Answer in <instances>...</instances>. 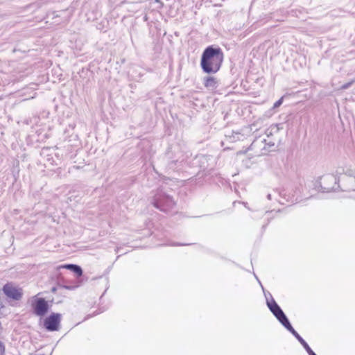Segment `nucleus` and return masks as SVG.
I'll return each mask as SVG.
<instances>
[{"label":"nucleus","mask_w":355,"mask_h":355,"mask_svg":"<svg viewBox=\"0 0 355 355\" xmlns=\"http://www.w3.org/2000/svg\"><path fill=\"white\" fill-rule=\"evenodd\" d=\"M266 300V304L269 310L277 318V320L289 331L304 347L309 355H317L309 347L307 343L302 338V337L293 329L290 323L288 318L281 309V307L275 302L270 293H265Z\"/></svg>","instance_id":"nucleus-1"},{"label":"nucleus","mask_w":355,"mask_h":355,"mask_svg":"<svg viewBox=\"0 0 355 355\" xmlns=\"http://www.w3.org/2000/svg\"><path fill=\"white\" fill-rule=\"evenodd\" d=\"M224 55L220 48L207 47L202 53L200 66L204 72L215 73L220 68Z\"/></svg>","instance_id":"nucleus-2"},{"label":"nucleus","mask_w":355,"mask_h":355,"mask_svg":"<svg viewBox=\"0 0 355 355\" xmlns=\"http://www.w3.org/2000/svg\"><path fill=\"white\" fill-rule=\"evenodd\" d=\"M175 203L173 198L163 192L157 193V209L164 212H170Z\"/></svg>","instance_id":"nucleus-3"},{"label":"nucleus","mask_w":355,"mask_h":355,"mask_svg":"<svg viewBox=\"0 0 355 355\" xmlns=\"http://www.w3.org/2000/svg\"><path fill=\"white\" fill-rule=\"evenodd\" d=\"M5 295L11 300L19 301L23 297V289L13 282L6 283L2 288Z\"/></svg>","instance_id":"nucleus-4"},{"label":"nucleus","mask_w":355,"mask_h":355,"mask_svg":"<svg viewBox=\"0 0 355 355\" xmlns=\"http://www.w3.org/2000/svg\"><path fill=\"white\" fill-rule=\"evenodd\" d=\"M267 139L263 136H259L252 142L249 149L254 152L257 155L266 154Z\"/></svg>","instance_id":"nucleus-5"},{"label":"nucleus","mask_w":355,"mask_h":355,"mask_svg":"<svg viewBox=\"0 0 355 355\" xmlns=\"http://www.w3.org/2000/svg\"><path fill=\"white\" fill-rule=\"evenodd\" d=\"M61 315L59 313H52L46 318L44 321V326L51 331H57L59 328Z\"/></svg>","instance_id":"nucleus-6"},{"label":"nucleus","mask_w":355,"mask_h":355,"mask_svg":"<svg viewBox=\"0 0 355 355\" xmlns=\"http://www.w3.org/2000/svg\"><path fill=\"white\" fill-rule=\"evenodd\" d=\"M33 309L36 315L42 316L48 311L49 305L44 298H38L35 301Z\"/></svg>","instance_id":"nucleus-7"},{"label":"nucleus","mask_w":355,"mask_h":355,"mask_svg":"<svg viewBox=\"0 0 355 355\" xmlns=\"http://www.w3.org/2000/svg\"><path fill=\"white\" fill-rule=\"evenodd\" d=\"M204 85L205 87L213 90L217 88L218 81L214 77H206L204 79Z\"/></svg>","instance_id":"nucleus-8"},{"label":"nucleus","mask_w":355,"mask_h":355,"mask_svg":"<svg viewBox=\"0 0 355 355\" xmlns=\"http://www.w3.org/2000/svg\"><path fill=\"white\" fill-rule=\"evenodd\" d=\"M59 268H65L69 269L73 271L74 273L77 275L78 277H80L83 275V270L81 268L77 265L74 264H65L60 266Z\"/></svg>","instance_id":"nucleus-9"},{"label":"nucleus","mask_w":355,"mask_h":355,"mask_svg":"<svg viewBox=\"0 0 355 355\" xmlns=\"http://www.w3.org/2000/svg\"><path fill=\"white\" fill-rule=\"evenodd\" d=\"M278 131V128H277L276 125L275 126H271L270 128L267 129L266 130V136L267 138H270V136L272 135V133L274 132H277Z\"/></svg>","instance_id":"nucleus-10"},{"label":"nucleus","mask_w":355,"mask_h":355,"mask_svg":"<svg viewBox=\"0 0 355 355\" xmlns=\"http://www.w3.org/2000/svg\"><path fill=\"white\" fill-rule=\"evenodd\" d=\"M354 82H355V80H351V81H349V82L341 86V89H347L349 88Z\"/></svg>","instance_id":"nucleus-11"},{"label":"nucleus","mask_w":355,"mask_h":355,"mask_svg":"<svg viewBox=\"0 0 355 355\" xmlns=\"http://www.w3.org/2000/svg\"><path fill=\"white\" fill-rule=\"evenodd\" d=\"M267 139V141L266 142V148L268 147V148H270V147H272L275 146V141H272L270 138H266Z\"/></svg>","instance_id":"nucleus-12"},{"label":"nucleus","mask_w":355,"mask_h":355,"mask_svg":"<svg viewBox=\"0 0 355 355\" xmlns=\"http://www.w3.org/2000/svg\"><path fill=\"white\" fill-rule=\"evenodd\" d=\"M283 103V97H282L281 98H279L278 101H277L274 105H273V108H277L279 107Z\"/></svg>","instance_id":"nucleus-13"},{"label":"nucleus","mask_w":355,"mask_h":355,"mask_svg":"<svg viewBox=\"0 0 355 355\" xmlns=\"http://www.w3.org/2000/svg\"><path fill=\"white\" fill-rule=\"evenodd\" d=\"M5 352V347L2 344L1 342H0V355H3Z\"/></svg>","instance_id":"nucleus-14"},{"label":"nucleus","mask_w":355,"mask_h":355,"mask_svg":"<svg viewBox=\"0 0 355 355\" xmlns=\"http://www.w3.org/2000/svg\"><path fill=\"white\" fill-rule=\"evenodd\" d=\"M267 198H268V200H271V194H270V193H269V194H268V195H267Z\"/></svg>","instance_id":"nucleus-15"},{"label":"nucleus","mask_w":355,"mask_h":355,"mask_svg":"<svg viewBox=\"0 0 355 355\" xmlns=\"http://www.w3.org/2000/svg\"><path fill=\"white\" fill-rule=\"evenodd\" d=\"M185 244H183V243H181V244H178V245H184Z\"/></svg>","instance_id":"nucleus-16"},{"label":"nucleus","mask_w":355,"mask_h":355,"mask_svg":"<svg viewBox=\"0 0 355 355\" xmlns=\"http://www.w3.org/2000/svg\"><path fill=\"white\" fill-rule=\"evenodd\" d=\"M156 2H157V3H159V0H156Z\"/></svg>","instance_id":"nucleus-17"}]
</instances>
